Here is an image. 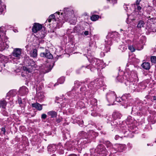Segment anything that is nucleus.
Masks as SVG:
<instances>
[{"mask_svg":"<svg viewBox=\"0 0 156 156\" xmlns=\"http://www.w3.org/2000/svg\"><path fill=\"white\" fill-rule=\"evenodd\" d=\"M60 13L58 12L51 15L45 23H50L52 21L54 23L56 24V27L60 28L65 21L69 20L71 16L73 13V11L71 9L67 8H64L63 11L61 13L60 15Z\"/></svg>","mask_w":156,"mask_h":156,"instance_id":"1","label":"nucleus"},{"mask_svg":"<svg viewBox=\"0 0 156 156\" xmlns=\"http://www.w3.org/2000/svg\"><path fill=\"white\" fill-rule=\"evenodd\" d=\"M89 51H88V56H87L89 61L91 64L87 66L86 67L87 69H90L92 72H94L96 69L98 70L100 68L103 69L105 66L102 60H100L97 58H94L92 56L88 55Z\"/></svg>","mask_w":156,"mask_h":156,"instance_id":"2","label":"nucleus"},{"mask_svg":"<svg viewBox=\"0 0 156 156\" xmlns=\"http://www.w3.org/2000/svg\"><path fill=\"white\" fill-rule=\"evenodd\" d=\"M116 79L119 82H124L126 86L131 85L133 83V79L131 75L127 72L124 73L123 72H122L119 74Z\"/></svg>","mask_w":156,"mask_h":156,"instance_id":"3","label":"nucleus"},{"mask_svg":"<svg viewBox=\"0 0 156 156\" xmlns=\"http://www.w3.org/2000/svg\"><path fill=\"white\" fill-rule=\"evenodd\" d=\"M90 156H106L109 153L102 144H99L95 149H90Z\"/></svg>","mask_w":156,"mask_h":156,"instance_id":"4","label":"nucleus"},{"mask_svg":"<svg viewBox=\"0 0 156 156\" xmlns=\"http://www.w3.org/2000/svg\"><path fill=\"white\" fill-rule=\"evenodd\" d=\"M78 137L80 139L79 140H76V145L78 146V149L80 150H82L83 148H84L86 147V144H85L84 142H82L81 143L80 142L81 141L86 140L88 138L87 133L82 131L79 132L78 134Z\"/></svg>","mask_w":156,"mask_h":156,"instance_id":"5","label":"nucleus"},{"mask_svg":"<svg viewBox=\"0 0 156 156\" xmlns=\"http://www.w3.org/2000/svg\"><path fill=\"white\" fill-rule=\"evenodd\" d=\"M121 129L122 130V133L124 134V137H126L129 138H132L134 136V133L136 130L131 129L129 128L128 129H126V126H122Z\"/></svg>","mask_w":156,"mask_h":156,"instance_id":"6","label":"nucleus"},{"mask_svg":"<svg viewBox=\"0 0 156 156\" xmlns=\"http://www.w3.org/2000/svg\"><path fill=\"white\" fill-rule=\"evenodd\" d=\"M42 28V26L41 24L39 23H35L34 24L32 30L33 32L35 33L39 31L38 33L39 34V36H38V37L43 38L45 37V32L43 31L42 33L41 31H39Z\"/></svg>","mask_w":156,"mask_h":156,"instance_id":"7","label":"nucleus"},{"mask_svg":"<svg viewBox=\"0 0 156 156\" xmlns=\"http://www.w3.org/2000/svg\"><path fill=\"white\" fill-rule=\"evenodd\" d=\"M87 140L86 141H81L80 142V143L82 142H84L83 143L85 144H88L90 143L91 141L95 139L98 136V133L92 130H89L87 132Z\"/></svg>","mask_w":156,"mask_h":156,"instance_id":"8","label":"nucleus"},{"mask_svg":"<svg viewBox=\"0 0 156 156\" xmlns=\"http://www.w3.org/2000/svg\"><path fill=\"white\" fill-rule=\"evenodd\" d=\"M76 142V141H68L65 144V147L68 150L71 151L76 149L80 152L82 150H80L78 149V146H77Z\"/></svg>","mask_w":156,"mask_h":156,"instance_id":"9","label":"nucleus"},{"mask_svg":"<svg viewBox=\"0 0 156 156\" xmlns=\"http://www.w3.org/2000/svg\"><path fill=\"white\" fill-rule=\"evenodd\" d=\"M106 98L107 101L110 105H113L115 100V93L114 91H109L106 94Z\"/></svg>","mask_w":156,"mask_h":156,"instance_id":"10","label":"nucleus"},{"mask_svg":"<svg viewBox=\"0 0 156 156\" xmlns=\"http://www.w3.org/2000/svg\"><path fill=\"white\" fill-rule=\"evenodd\" d=\"M126 123L127 126L128 128L131 129L136 130L137 129L136 126L133 125V122H134V120L130 116H128L126 120Z\"/></svg>","mask_w":156,"mask_h":156,"instance_id":"11","label":"nucleus"},{"mask_svg":"<svg viewBox=\"0 0 156 156\" xmlns=\"http://www.w3.org/2000/svg\"><path fill=\"white\" fill-rule=\"evenodd\" d=\"M37 66V65L36 64L35 62L33 61V62H31L28 67H23L24 73L25 74L26 73V74L27 73H30L32 72V70H34V69L36 68Z\"/></svg>","mask_w":156,"mask_h":156,"instance_id":"12","label":"nucleus"},{"mask_svg":"<svg viewBox=\"0 0 156 156\" xmlns=\"http://www.w3.org/2000/svg\"><path fill=\"white\" fill-rule=\"evenodd\" d=\"M151 115H150L148 118V121L152 124H154L156 122V112L154 111H150L149 112Z\"/></svg>","mask_w":156,"mask_h":156,"instance_id":"13","label":"nucleus"},{"mask_svg":"<svg viewBox=\"0 0 156 156\" xmlns=\"http://www.w3.org/2000/svg\"><path fill=\"white\" fill-rule=\"evenodd\" d=\"M21 49L20 48H15L12 52V56L16 58L17 59L20 58L21 53Z\"/></svg>","mask_w":156,"mask_h":156,"instance_id":"14","label":"nucleus"},{"mask_svg":"<svg viewBox=\"0 0 156 156\" xmlns=\"http://www.w3.org/2000/svg\"><path fill=\"white\" fill-rule=\"evenodd\" d=\"M53 67V66H51L50 63H48L42 66V72L44 73H48L51 70Z\"/></svg>","mask_w":156,"mask_h":156,"instance_id":"15","label":"nucleus"},{"mask_svg":"<svg viewBox=\"0 0 156 156\" xmlns=\"http://www.w3.org/2000/svg\"><path fill=\"white\" fill-rule=\"evenodd\" d=\"M112 44L111 39L107 38L105 41V48L103 50L105 52H107L109 51L110 49V46Z\"/></svg>","mask_w":156,"mask_h":156,"instance_id":"16","label":"nucleus"},{"mask_svg":"<svg viewBox=\"0 0 156 156\" xmlns=\"http://www.w3.org/2000/svg\"><path fill=\"white\" fill-rule=\"evenodd\" d=\"M105 144L107 148L109 151L111 153H115V152L114 151V147H113L112 144L109 141H103L101 142Z\"/></svg>","mask_w":156,"mask_h":156,"instance_id":"17","label":"nucleus"},{"mask_svg":"<svg viewBox=\"0 0 156 156\" xmlns=\"http://www.w3.org/2000/svg\"><path fill=\"white\" fill-rule=\"evenodd\" d=\"M41 57L43 58H46L49 59H52L53 56L52 54L48 50L46 49L44 52H41L40 54Z\"/></svg>","mask_w":156,"mask_h":156,"instance_id":"18","label":"nucleus"},{"mask_svg":"<svg viewBox=\"0 0 156 156\" xmlns=\"http://www.w3.org/2000/svg\"><path fill=\"white\" fill-rule=\"evenodd\" d=\"M75 89H73L71 91L67 93V95L68 96L72 97V98H74V99H76V100H77V99H79L80 98V97L81 96V94H77L76 93Z\"/></svg>","mask_w":156,"mask_h":156,"instance_id":"19","label":"nucleus"},{"mask_svg":"<svg viewBox=\"0 0 156 156\" xmlns=\"http://www.w3.org/2000/svg\"><path fill=\"white\" fill-rule=\"evenodd\" d=\"M126 145L125 144H116L114 145V151L116 152V151L122 152L126 147Z\"/></svg>","mask_w":156,"mask_h":156,"instance_id":"20","label":"nucleus"},{"mask_svg":"<svg viewBox=\"0 0 156 156\" xmlns=\"http://www.w3.org/2000/svg\"><path fill=\"white\" fill-rule=\"evenodd\" d=\"M94 80L96 89L99 88L100 87L103 86L104 85V82L101 79L97 78Z\"/></svg>","mask_w":156,"mask_h":156,"instance_id":"21","label":"nucleus"},{"mask_svg":"<svg viewBox=\"0 0 156 156\" xmlns=\"http://www.w3.org/2000/svg\"><path fill=\"white\" fill-rule=\"evenodd\" d=\"M111 123L112 126V128L117 129L119 128V127L121 128V126H123L122 125L120 126L119 124H118V121L116 120V119H114L112 121H111Z\"/></svg>","mask_w":156,"mask_h":156,"instance_id":"22","label":"nucleus"},{"mask_svg":"<svg viewBox=\"0 0 156 156\" xmlns=\"http://www.w3.org/2000/svg\"><path fill=\"white\" fill-rule=\"evenodd\" d=\"M44 105V104L41 105L37 102L31 104V106L32 107L35 108L38 111H41L43 108L42 106Z\"/></svg>","mask_w":156,"mask_h":156,"instance_id":"23","label":"nucleus"},{"mask_svg":"<svg viewBox=\"0 0 156 156\" xmlns=\"http://www.w3.org/2000/svg\"><path fill=\"white\" fill-rule=\"evenodd\" d=\"M90 100V102L91 105L92 106L91 107L92 108H95L97 107V99L94 98H91L90 99H89L88 100L89 101Z\"/></svg>","mask_w":156,"mask_h":156,"instance_id":"24","label":"nucleus"},{"mask_svg":"<svg viewBox=\"0 0 156 156\" xmlns=\"http://www.w3.org/2000/svg\"><path fill=\"white\" fill-rule=\"evenodd\" d=\"M6 37H2L0 36V50L3 51L6 47V43L3 41L2 40L5 39Z\"/></svg>","mask_w":156,"mask_h":156,"instance_id":"25","label":"nucleus"},{"mask_svg":"<svg viewBox=\"0 0 156 156\" xmlns=\"http://www.w3.org/2000/svg\"><path fill=\"white\" fill-rule=\"evenodd\" d=\"M76 108L78 109H81L84 108H85V105L82 101H78L76 103Z\"/></svg>","mask_w":156,"mask_h":156,"instance_id":"26","label":"nucleus"},{"mask_svg":"<svg viewBox=\"0 0 156 156\" xmlns=\"http://www.w3.org/2000/svg\"><path fill=\"white\" fill-rule=\"evenodd\" d=\"M28 89L25 86L22 87L19 90V93L22 95L27 94L28 93Z\"/></svg>","mask_w":156,"mask_h":156,"instance_id":"27","label":"nucleus"},{"mask_svg":"<svg viewBox=\"0 0 156 156\" xmlns=\"http://www.w3.org/2000/svg\"><path fill=\"white\" fill-rule=\"evenodd\" d=\"M130 97V95L129 94H125L122 95L121 97H117L115 98V100L118 102H119L120 99L121 100H124L126 98V100L128 99Z\"/></svg>","mask_w":156,"mask_h":156,"instance_id":"28","label":"nucleus"},{"mask_svg":"<svg viewBox=\"0 0 156 156\" xmlns=\"http://www.w3.org/2000/svg\"><path fill=\"white\" fill-rule=\"evenodd\" d=\"M122 116V114L119 112H115L112 114V117L114 119H120Z\"/></svg>","mask_w":156,"mask_h":156,"instance_id":"29","label":"nucleus"},{"mask_svg":"<svg viewBox=\"0 0 156 156\" xmlns=\"http://www.w3.org/2000/svg\"><path fill=\"white\" fill-rule=\"evenodd\" d=\"M48 151L54 152L56 150V146L54 144L50 145L48 147Z\"/></svg>","mask_w":156,"mask_h":156,"instance_id":"30","label":"nucleus"},{"mask_svg":"<svg viewBox=\"0 0 156 156\" xmlns=\"http://www.w3.org/2000/svg\"><path fill=\"white\" fill-rule=\"evenodd\" d=\"M141 66L144 69L149 70L150 68V64L149 62H143L141 65Z\"/></svg>","mask_w":156,"mask_h":156,"instance_id":"31","label":"nucleus"},{"mask_svg":"<svg viewBox=\"0 0 156 156\" xmlns=\"http://www.w3.org/2000/svg\"><path fill=\"white\" fill-rule=\"evenodd\" d=\"M6 6L4 4H1V1L0 0V14H3L5 11Z\"/></svg>","mask_w":156,"mask_h":156,"instance_id":"32","label":"nucleus"},{"mask_svg":"<svg viewBox=\"0 0 156 156\" xmlns=\"http://www.w3.org/2000/svg\"><path fill=\"white\" fill-rule=\"evenodd\" d=\"M128 99L126 100L125 98L124 100H121L120 99L119 102H121V105L124 106L125 108H126L128 106L127 103Z\"/></svg>","mask_w":156,"mask_h":156,"instance_id":"33","label":"nucleus"},{"mask_svg":"<svg viewBox=\"0 0 156 156\" xmlns=\"http://www.w3.org/2000/svg\"><path fill=\"white\" fill-rule=\"evenodd\" d=\"M33 59H30L29 57L25 58L24 63L26 66L28 67L31 62H33Z\"/></svg>","mask_w":156,"mask_h":156,"instance_id":"34","label":"nucleus"},{"mask_svg":"<svg viewBox=\"0 0 156 156\" xmlns=\"http://www.w3.org/2000/svg\"><path fill=\"white\" fill-rule=\"evenodd\" d=\"M30 55L34 58H36L37 55V51L36 49H34L30 52Z\"/></svg>","mask_w":156,"mask_h":156,"instance_id":"35","label":"nucleus"},{"mask_svg":"<svg viewBox=\"0 0 156 156\" xmlns=\"http://www.w3.org/2000/svg\"><path fill=\"white\" fill-rule=\"evenodd\" d=\"M5 28L4 27H1L0 28V36H2V37H5V31L4 30H5Z\"/></svg>","mask_w":156,"mask_h":156,"instance_id":"36","label":"nucleus"},{"mask_svg":"<svg viewBox=\"0 0 156 156\" xmlns=\"http://www.w3.org/2000/svg\"><path fill=\"white\" fill-rule=\"evenodd\" d=\"M38 98L40 101H43L45 98V96L43 93H39L37 94Z\"/></svg>","mask_w":156,"mask_h":156,"instance_id":"37","label":"nucleus"},{"mask_svg":"<svg viewBox=\"0 0 156 156\" xmlns=\"http://www.w3.org/2000/svg\"><path fill=\"white\" fill-rule=\"evenodd\" d=\"M48 115L51 116V118L55 117L57 116V113L54 111H51L48 112L47 113Z\"/></svg>","mask_w":156,"mask_h":156,"instance_id":"38","label":"nucleus"},{"mask_svg":"<svg viewBox=\"0 0 156 156\" xmlns=\"http://www.w3.org/2000/svg\"><path fill=\"white\" fill-rule=\"evenodd\" d=\"M87 87L89 88L92 89L93 88H96L95 83V80L91 81L88 85Z\"/></svg>","mask_w":156,"mask_h":156,"instance_id":"39","label":"nucleus"},{"mask_svg":"<svg viewBox=\"0 0 156 156\" xmlns=\"http://www.w3.org/2000/svg\"><path fill=\"white\" fill-rule=\"evenodd\" d=\"M65 80V78L64 77H62L60 78L59 79H58V83L57 84V83H55L54 84V86H55L56 85H58V83L59 84H62L63 83Z\"/></svg>","mask_w":156,"mask_h":156,"instance_id":"40","label":"nucleus"},{"mask_svg":"<svg viewBox=\"0 0 156 156\" xmlns=\"http://www.w3.org/2000/svg\"><path fill=\"white\" fill-rule=\"evenodd\" d=\"M80 90L81 92L83 95H85L86 92L87 91V89L85 85H82L80 89Z\"/></svg>","mask_w":156,"mask_h":156,"instance_id":"41","label":"nucleus"},{"mask_svg":"<svg viewBox=\"0 0 156 156\" xmlns=\"http://www.w3.org/2000/svg\"><path fill=\"white\" fill-rule=\"evenodd\" d=\"M81 28L80 26L75 27L73 30V32L75 33L80 34L81 33Z\"/></svg>","mask_w":156,"mask_h":156,"instance_id":"42","label":"nucleus"},{"mask_svg":"<svg viewBox=\"0 0 156 156\" xmlns=\"http://www.w3.org/2000/svg\"><path fill=\"white\" fill-rule=\"evenodd\" d=\"M115 34L114 33V32H109L108 33V34L107 36V38L109 39H111L112 40V39H113L115 37H116L115 36Z\"/></svg>","mask_w":156,"mask_h":156,"instance_id":"43","label":"nucleus"},{"mask_svg":"<svg viewBox=\"0 0 156 156\" xmlns=\"http://www.w3.org/2000/svg\"><path fill=\"white\" fill-rule=\"evenodd\" d=\"M6 102L4 100L0 101V107L4 109L5 108V106L6 105Z\"/></svg>","mask_w":156,"mask_h":156,"instance_id":"44","label":"nucleus"},{"mask_svg":"<svg viewBox=\"0 0 156 156\" xmlns=\"http://www.w3.org/2000/svg\"><path fill=\"white\" fill-rule=\"evenodd\" d=\"M96 43L94 41H92L90 40L89 43V46L90 48H91V49L96 48V47L95 46Z\"/></svg>","mask_w":156,"mask_h":156,"instance_id":"45","label":"nucleus"},{"mask_svg":"<svg viewBox=\"0 0 156 156\" xmlns=\"http://www.w3.org/2000/svg\"><path fill=\"white\" fill-rule=\"evenodd\" d=\"M90 123H91V124L93 126L94 125L95 126L96 128H97L99 130H101L102 128V126H100L97 124L96 125L93 122L91 121H90L89 122V125Z\"/></svg>","mask_w":156,"mask_h":156,"instance_id":"46","label":"nucleus"},{"mask_svg":"<svg viewBox=\"0 0 156 156\" xmlns=\"http://www.w3.org/2000/svg\"><path fill=\"white\" fill-rule=\"evenodd\" d=\"M141 110V108H140L139 107H136V106H134L132 108V113L135 112H137V111L138 110Z\"/></svg>","mask_w":156,"mask_h":156,"instance_id":"47","label":"nucleus"},{"mask_svg":"<svg viewBox=\"0 0 156 156\" xmlns=\"http://www.w3.org/2000/svg\"><path fill=\"white\" fill-rule=\"evenodd\" d=\"M145 24V23L143 20H140L138 23L137 27L138 28H141L144 27Z\"/></svg>","mask_w":156,"mask_h":156,"instance_id":"48","label":"nucleus"},{"mask_svg":"<svg viewBox=\"0 0 156 156\" xmlns=\"http://www.w3.org/2000/svg\"><path fill=\"white\" fill-rule=\"evenodd\" d=\"M99 18V16L96 15H94L90 17V19L93 21H95L97 20Z\"/></svg>","mask_w":156,"mask_h":156,"instance_id":"49","label":"nucleus"},{"mask_svg":"<svg viewBox=\"0 0 156 156\" xmlns=\"http://www.w3.org/2000/svg\"><path fill=\"white\" fill-rule=\"evenodd\" d=\"M92 109H91V115L93 116H99V114H98V113H97L96 111L94 110H92Z\"/></svg>","mask_w":156,"mask_h":156,"instance_id":"50","label":"nucleus"},{"mask_svg":"<svg viewBox=\"0 0 156 156\" xmlns=\"http://www.w3.org/2000/svg\"><path fill=\"white\" fill-rule=\"evenodd\" d=\"M119 48L123 52L126 51L127 49V48L124 45H122L119 46Z\"/></svg>","mask_w":156,"mask_h":156,"instance_id":"51","label":"nucleus"},{"mask_svg":"<svg viewBox=\"0 0 156 156\" xmlns=\"http://www.w3.org/2000/svg\"><path fill=\"white\" fill-rule=\"evenodd\" d=\"M0 57L4 61L7 62L8 60V58L6 56H5L2 55H0Z\"/></svg>","mask_w":156,"mask_h":156,"instance_id":"52","label":"nucleus"},{"mask_svg":"<svg viewBox=\"0 0 156 156\" xmlns=\"http://www.w3.org/2000/svg\"><path fill=\"white\" fill-rule=\"evenodd\" d=\"M128 48L132 52H134L135 50V48L133 45L129 46L128 47Z\"/></svg>","mask_w":156,"mask_h":156,"instance_id":"53","label":"nucleus"},{"mask_svg":"<svg viewBox=\"0 0 156 156\" xmlns=\"http://www.w3.org/2000/svg\"><path fill=\"white\" fill-rule=\"evenodd\" d=\"M151 60L152 62L156 63V56H151Z\"/></svg>","mask_w":156,"mask_h":156,"instance_id":"54","label":"nucleus"},{"mask_svg":"<svg viewBox=\"0 0 156 156\" xmlns=\"http://www.w3.org/2000/svg\"><path fill=\"white\" fill-rule=\"evenodd\" d=\"M1 113L3 115L5 116H8V113L7 112L3 109H2L1 111Z\"/></svg>","mask_w":156,"mask_h":156,"instance_id":"55","label":"nucleus"},{"mask_svg":"<svg viewBox=\"0 0 156 156\" xmlns=\"http://www.w3.org/2000/svg\"><path fill=\"white\" fill-rule=\"evenodd\" d=\"M136 48L137 50H140L143 48V46L139 44V43L137 45H136Z\"/></svg>","mask_w":156,"mask_h":156,"instance_id":"56","label":"nucleus"},{"mask_svg":"<svg viewBox=\"0 0 156 156\" xmlns=\"http://www.w3.org/2000/svg\"><path fill=\"white\" fill-rule=\"evenodd\" d=\"M123 6L125 10L126 11H129L130 10V7L128 5H124Z\"/></svg>","mask_w":156,"mask_h":156,"instance_id":"57","label":"nucleus"},{"mask_svg":"<svg viewBox=\"0 0 156 156\" xmlns=\"http://www.w3.org/2000/svg\"><path fill=\"white\" fill-rule=\"evenodd\" d=\"M74 84L75 87H77V86H79L80 85L81 83H80L79 81H76L74 82Z\"/></svg>","mask_w":156,"mask_h":156,"instance_id":"58","label":"nucleus"},{"mask_svg":"<svg viewBox=\"0 0 156 156\" xmlns=\"http://www.w3.org/2000/svg\"><path fill=\"white\" fill-rule=\"evenodd\" d=\"M89 34H91V31H89L88 30H86V31H85L83 32V35L84 36H87V35H89Z\"/></svg>","mask_w":156,"mask_h":156,"instance_id":"59","label":"nucleus"},{"mask_svg":"<svg viewBox=\"0 0 156 156\" xmlns=\"http://www.w3.org/2000/svg\"><path fill=\"white\" fill-rule=\"evenodd\" d=\"M64 150L62 149H59L58 151V153L60 154H63L64 153Z\"/></svg>","mask_w":156,"mask_h":156,"instance_id":"60","label":"nucleus"},{"mask_svg":"<svg viewBox=\"0 0 156 156\" xmlns=\"http://www.w3.org/2000/svg\"><path fill=\"white\" fill-rule=\"evenodd\" d=\"M107 1L112 3L113 4L116 3L117 2V0H107Z\"/></svg>","mask_w":156,"mask_h":156,"instance_id":"61","label":"nucleus"},{"mask_svg":"<svg viewBox=\"0 0 156 156\" xmlns=\"http://www.w3.org/2000/svg\"><path fill=\"white\" fill-rule=\"evenodd\" d=\"M47 116L46 114H43L41 115L42 119H45L47 118Z\"/></svg>","mask_w":156,"mask_h":156,"instance_id":"62","label":"nucleus"},{"mask_svg":"<svg viewBox=\"0 0 156 156\" xmlns=\"http://www.w3.org/2000/svg\"><path fill=\"white\" fill-rule=\"evenodd\" d=\"M18 102L20 106L22 107V104H23V103H22V101L21 98H20L18 99Z\"/></svg>","mask_w":156,"mask_h":156,"instance_id":"63","label":"nucleus"},{"mask_svg":"<svg viewBox=\"0 0 156 156\" xmlns=\"http://www.w3.org/2000/svg\"><path fill=\"white\" fill-rule=\"evenodd\" d=\"M114 33L115 34V36L116 37H119V34L118 33L116 32H114Z\"/></svg>","mask_w":156,"mask_h":156,"instance_id":"64","label":"nucleus"}]
</instances>
